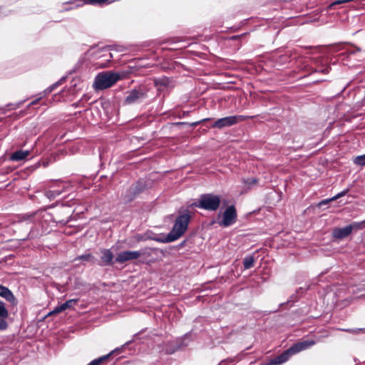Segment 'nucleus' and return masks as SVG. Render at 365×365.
<instances>
[{
  "mask_svg": "<svg viewBox=\"0 0 365 365\" xmlns=\"http://www.w3.org/2000/svg\"><path fill=\"white\" fill-rule=\"evenodd\" d=\"M237 212L235 205H229L226 207L222 215V220L218 224L223 227H227L237 222Z\"/></svg>",
  "mask_w": 365,
  "mask_h": 365,
  "instance_id": "7",
  "label": "nucleus"
},
{
  "mask_svg": "<svg viewBox=\"0 0 365 365\" xmlns=\"http://www.w3.org/2000/svg\"><path fill=\"white\" fill-rule=\"evenodd\" d=\"M353 162L354 164L357 165H365V154L355 157L353 160Z\"/></svg>",
  "mask_w": 365,
  "mask_h": 365,
  "instance_id": "20",
  "label": "nucleus"
},
{
  "mask_svg": "<svg viewBox=\"0 0 365 365\" xmlns=\"http://www.w3.org/2000/svg\"><path fill=\"white\" fill-rule=\"evenodd\" d=\"M41 99V97H40V98H37V99H36V100L33 101L32 102H31V103L29 104V106H31L36 105V104L39 102V101H40Z\"/></svg>",
  "mask_w": 365,
  "mask_h": 365,
  "instance_id": "29",
  "label": "nucleus"
},
{
  "mask_svg": "<svg viewBox=\"0 0 365 365\" xmlns=\"http://www.w3.org/2000/svg\"><path fill=\"white\" fill-rule=\"evenodd\" d=\"M139 257L140 253L138 251H123L118 254L115 262L122 264Z\"/></svg>",
  "mask_w": 365,
  "mask_h": 365,
  "instance_id": "10",
  "label": "nucleus"
},
{
  "mask_svg": "<svg viewBox=\"0 0 365 365\" xmlns=\"http://www.w3.org/2000/svg\"><path fill=\"white\" fill-rule=\"evenodd\" d=\"M157 250L155 248H150V247H145L143 249H141L140 250H138L140 253V256H146V257H150L153 252H155Z\"/></svg>",
  "mask_w": 365,
  "mask_h": 365,
  "instance_id": "17",
  "label": "nucleus"
},
{
  "mask_svg": "<svg viewBox=\"0 0 365 365\" xmlns=\"http://www.w3.org/2000/svg\"><path fill=\"white\" fill-rule=\"evenodd\" d=\"M155 83L156 85L166 86L169 83V80L168 78H160L158 80H156Z\"/></svg>",
  "mask_w": 365,
  "mask_h": 365,
  "instance_id": "24",
  "label": "nucleus"
},
{
  "mask_svg": "<svg viewBox=\"0 0 365 365\" xmlns=\"http://www.w3.org/2000/svg\"><path fill=\"white\" fill-rule=\"evenodd\" d=\"M6 318L0 319V330H5L8 327V324L5 320Z\"/></svg>",
  "mask_w": 365,
  "mask_h": 365,
  "instance_id": "26",
  "label": "nucleus"
},
{
  "mask_svg": "<svg viewBox=\"0 0 365 365\" xmlns=\"http://www.w3.org/2000/svg\"><path fill=\"white\" fill-rule=\"evenodd\" d=\"M348 192H349V189L344 190L341 191V192L338 193L337 195H336L335 196H334L333 197H331V200H336L339 198L344 196Z\"/></svg>",
  "mask_w": 365,
  "mask_h": 365,
  "instance_id": "25",
  "label": "nucleus"
},
{
  "mask_svg": "<svg viewBox=\"0 0 365 365\" xmlns=\"http://www.w3.org/2000/svg\"><path fill=\"white\" fill-rule=\"evenodd\" d=\"M255 259L252 256H247L243 260V266L245 269L252 268L254 266Z\"/></svg>",
  "mask_w": 365,
  "mask_h": 365,
  "instance_id": "15",
  "label": "nucleus"
},
{
  "mask_svg": "<svg viewBox=\"0 0 365 365\" xmlns=\"http://www.w3.org/2000/svg\"><path fill=\"white\" fill-rule=\"evenodd\" d=\"M0 296L4 297L6 300L9 302L12 305H16L17 304V300L14 297L12 292L3 285L0 284Z\"/></svg>",
  "mask_w": 365,
  "mask_h": 365,
  "instance_id": "13",
  "label": "nucleus"
},
{
  "mask_svg": "<svg viewBox=\"0 0 365 365\" xmlns=\"http://www.w3.org/2000/svg\"><path fill=\"white\" fill-rule=\"evenodd\" d=\"M66 186L62 182L53 183L48 190L46 191V196L53 200L65 191Z\"/></svg>",
  "mask_w": 365,
  "mask_h": 365,
  "instance_id": "8",
  "label": "nucleus"
},
{
  "mask_svg": "<svg viewBox=\"0 0 365 365\" xmlns=\"http://www.w3.org/2000/svg\"><path fill=\"white\" fill-rule=\"evenodd\" d=\"M331 201H334V200H331V198H329V199H326V200H322L319 203V207H321V206L324 205H327L329 202H330Z\"/></svg>",
  "mask_w": 365,
  "mask_h": 365,
  "instance_id": "27",
  "label": "nucleus"
},
{
  "mask_svg": "<svg viewBox=\"0 0 365 365\" xmlns=\"http://www.w3.org/2000/svg\"><path fill=\"white\" fill-rule=\"evenodd\" d=\"M120 78V75L111 71L99 73L95 78L93 86L96 90H103L113 86Z\"/></svg>",
  "mask_w": 365,
  "mask_h": 365,
  "instance_id": "5",
  "label": "nucleus"
},
{
  "mask_svg": "<svg viewBox=\"0 0 365 365\" xmlns=\"http://www.w3.org/2000/svg\"><path fill=\"white\" fill-rule=\"evenodd\" d=\"M351 233V228L348 225L345 227H335L332 230V237L336 240H341L348 237Z\"/></svg>",
  "mask_w": 365,
  "mask_h": 365,
  "instance_id": "11",
  "label": "nucleus"
},
{
  "mask_svg": "<svg viewBox=\"0 0 365 365\" xmlns=\"http://www.w3.org/2000/svg\"><path fill=\"white\" fill-rule=\"evenodd\" d=\"M65 308L63 307V304H61V305L56 307L53 311H51L48 314L49 315H53L57 314L58 313H61L63 311H65Z\"/></svg>",
  "mask_w": 365,
  "mask_h": 365,
  "instance_id": "23",
  "label": "nucleus"
},
{
  "mask_svg": "<svg viewBox=\"0 0 365 365\" xmlns=\"http://www.w3.org/2000/svg\"><path fill=\"white\" fill-rule=\"evenodd\" d=\"M200 122H201V121L194 123L192 124V125H193V126H196V125H199V124L200 123Z\"/></svg>",
  "mask_w": 365,
  "mask_h": 365,
  "instance_id": "33",
  "label": "nucleus"
},
{
  "mask_svg": "<svg viewBox=\"0 0 365 365\" xmlns=\"http://www.w3.org/2000/svg\"><path fill=\"white\" fill-rule=\"evenodd\" d=\"M102 256L101 257V266H107L113 264V259L114 255L113 252L108 249H103L101 250Z\"/></svg>",
  "mask_w": 365,
  "mask_h": 365,
  "instance_id": "12",
  "label": "nucleus"
},
{
  "mask_svg": "<svg viewBox=\"0 0 365 365\" xmlns=\"http://www.w3.org/2000/svg\"><path fill=\"white\" fill-rule=\"evenodd\" d=\"M190 220V211H184L177 217L173 227L168 235L164 239L157 238L155 240L160 242H170L179 239L187 230Z\"/></svg>",
  "mask_w": 365,
  "mask_h": 365,
  "instance_id": "1",
  "label": "nucleus"
},
{
  "mask_svg": "<svg viewBox=\"0 0 365 365\" xmlns=\"http://www.w3.org/2000/svg\"><path fill=\"white\" fill-rule=\"evenodd\" d=\"M242 182L248 185L249 187H251V186L256 185L258 182V179L255 178H243Z\"/></svg>",
  "mask_w": 365,
  "mask_h": 365,
  "instance_id": "21",
  "label": "nucleus"
},
{
  "mask_svg": "<svg viewBox=\"0 0 365 365\" xmlns=\"http://www.w3.org/2000/svg\"><path fill=\"white\" fill-rule=\"evenodd\" d=\"M351 228V232L354 230H362L365 227V220L361 222H354L348 225Z\"/></svg>",
  "mask_w": 365,
  "mask_h": 365,
  "instance_id": "16",
  "label": "nucleus"
},
{
  "mask_svg": "<svg viewBox=\"0 0 365 365\" xmlns=\"http://www.w3.org/2000/svg\"><path fill=\"white\" fill-rule=\"evenodd\" d=\"M329 72L328 68H324L322 70V73H327Z\"/></svg>",
  "mask_w": 365,
  "mask_h": 365,
  "instance_id": "32",
  "label": "nucleus"
},
{
  "mask_svg": "<svg viewBox=\"0 0 365 365\" xmlns=\"http://www.w3.org/2000/svg\"><path fill=\"white\" fill-rule=\"evenodd\" d=\"M182 41V38H181V37H174V38L169 39L168 41L171 42V43H177V42H180Z\"/></svg>",
  "mask_w": 365,
  "mask_h": 365,
  "instance_id": "28",
  "label": "nucleus"
},
{
  "mask_svg": "<svg viewBox=\"0 0 365 365\" xmlns=\"http://www.w3.org/2000/svg\"><path fill=\"white\" fill-rule=\"evenodd\" d=\"M149 187L148 181L144 179H139L135 182L133 183L125 192L122 194L121 198L125 204H128L136 199L141 193L147 190Z\"/></svg>",
  "mask_w": 365,
  "mask_h": 365,
  "instance_id": "3",
  "label": "nucleus"
},
{
  "mask_svg": "<svg viewBox=\"0 0 365 365\" xmlns=\"http://www.w3.org/2000/svg\"><path fill=\"white\" fill-rule=\"evenodd\" d=\"M316 343L314 340H305L295 343L281 354L272 359L268 363L262 365H281L287 361L292 356L309 349Z\"/></svg>",
  "mask_w": 365,
  "mask_h": 365,
  "instance_id": "2",
  "label": "nucleus"
},
{
  "mask_svg": "<svg viewBox=\"0 0 365 365\" xmlns=\"http://www.w3.org/2000/svg\"><path fill=\"white\" fill-rule=\"evenodd\" d=\"M56 86H57V83H55V84L52 85V86L48 88V93H49V92H51V91L54 89V88H56Z\"/></svg>",
  "mask_w": 365,
  "mask_h": 365,
  "instance_id": "30",
  "label": "nucleus"
},
{
  "mask_svg": "<svg viewBox=\"0 0 365 365\" xmlns=\"http://www.w3.org/2000/svg\"><path fill=\"white\" fill-rule=\"evenodd\" d=\"M210 118H205V119H203L202 121H207V120H210Z\"/></svg>",
  "mask_w": 365,
  "mask_h": 365,
  "instance_id": "34",
  "label": "nucleus"
},
{
  "mask_svg": "<svg viewBox=\"0 0 365 365\" xmlns=\"http://www.w3.org/2000/svg\"><path fill=\"white\" fill-rule=\"evenodd\" d=\"M250 118H252V117L242 115L227 116L215 120L212 125V128L222 129L225 127L232 126Z\"/></svg>",
  "mask_w": 365,
  "mask_h": 365,
  "instance_id": "6",
  "label": "nucleus"
},
{
  "mask_svg": "<svg viewBox=\"0 0 365 365\" xmlns=\"http://www.w3.org/2000/svg\"><path fill=\"white\" fill-rule=\"evenodd\" d=\"M30 155V151L19 150L13 153L10 157L13 161H20L26 159Z\"/></svg>",
  "mask_w": 365,
  "mask_h": 365,
  "instance_id": "14",
  "label": "nucleus"
},
{
  "mask_svg": "<svg viewBox=\"0 0 365 365\" xmlns=\"http://www.w3.org/2000/svg\"><path fill=\"white\" fill-rule=\"evenodd\" d=\"M240 38V36H232L230 39L232 40H237Z\"/></svg>",
  "mask_w": 365,
  "mask_h": 365,
  "instance_id": "31",
  "label": "nucleus"
},
{
  "mask_svg": "<svg viewBox=\"0 0 365 365\" xmlns=\"http://www.w3.org/2000/svg\"><path fill=\"white\" fill-rule=\"evenodd\" d=\"M78 302V299H72L67 300L66 302L63 303V307L65 308V309L72 308Z\"/></svg>",
  "mask_w": 365,
  "mask_h": 365,
  "instance_id": "22",
  "label": "nucleus"
},
{
  "mask_svg": "<svg viewBox=\"0 0 365 365\" xmlns=\"http://www.w3.org/2000/svg\"><path fill=\"white\" fill-rule=\"evenodd\" d=\"M9 317V312L7 309L5 307V304L0 301V317L1 318H7Z\"/></svg>",
  "mask_w": 365,
  "mask_h": 365,
  "instance_id": "19",
  "label": "nucleus"
},
{
  "mask_svg": "<svg viewBox=\"0 0 365 365\" xmlns=\"http://www.w3.org/2000/svg\"><path fill=\"white\" fill-rule=\"evenodd\" d=\"M77 260H83V261H86V262H94L95 258L91 254H86V255H80V256L77 257L76 258H75L74 261H77Z\"/></svg>",
  "mask_w": 365,
  "mask_h": 365,
  "instance_id": "18",
  "label": "nucleus"
},
{
  "mask_svg": "<svg viewBox=\"0 0 365 365\" xmlns=\"http://www.w3.org/2000/svg\"><path fill=\"white\" fill-rule=\"evenodd\" d=\"M146 93L139 90H132L126 96L124 104L130 105L138 102L145 98Z\"/></svg>",
  "mask_w": 365,
  "mask_h": 365,
  "instance_id": "9",
  "label": "nucleus"
},
{
  "mask_svg": "<svg viewBox=\"0 0 365 365\" xmlns=\"http://www.w3.org/2000/svg\"><path fill=\"white\" fill-rule=\"evenodd\" d=\"M221 200L219 195L213 193L202 194L198 200L192 205L209 211H216L220 206Z\"/></svg>",
  "mask_w": 365,
  "mask_h": 365,
  "instance_id": "4",
  "label": "nucleus"
}]
</instances>
